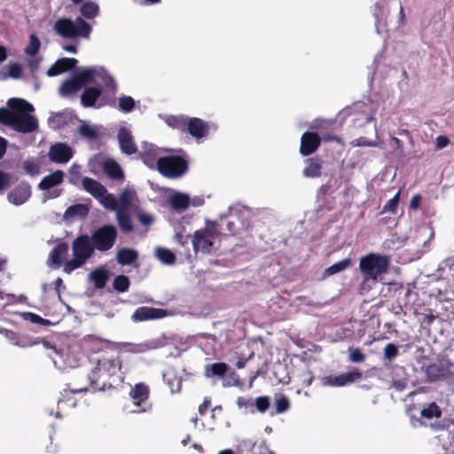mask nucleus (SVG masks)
<instances>
[{
    "label": "nucleus",
    "instance_id": "43",
    "mask_svg": "<svg viewBox=\"0 0 454 454\" xmlns=\"http://www.w3.org/2000/svg\"><path fill=\"white\" fill-rule=\"evenodd\" d=\"M135 107V100L130 96H122L119 98V108L124 113L131 112Z\"/></svg>",
    "mask_w": 454,
    "mask_h": 454
},
{
    "label": "nucleus",
    "instance_id": "1",
    "mask_svg": "<svg viewBox=\"0 0 454 454\" xmlns=\"http://www.w3.org/2000/svg\"><path fill=\"white\" fill-rule=\"evenodd\" d=\"M8 108H0V123L16 131L29 133L36 129V119L28 114L34 110L31 104L22 98H12L7 102Z\"/></svg>",
    "mask_w": 454,
    "mask_h": 454
},
{
    "label": "nucleus",
    "instance_id": "32",
    "mask_svg": "<svg viewBox=\"0 0 454 454\" xmlns=\"http://www.w3.org/2000/svg\"><path fill=\"white\" fill-rule=\"evenodd\" d=\"M352 265L351 258L348 257L341 261H339L330 267L326 268L323 273L324 278H328L336 273L341 272Z\"/></svg>",
    "mask_w": 454,
    "mask_h": 454
},
{
    "label": "nucleus",
    "instance_id": "12",
    "mask_svg": "<svg viewBox=\"0 0 454 454\" xmlns=\"http://www.w3.org/2000/svg\"><path fill=\"white\" fill-rule=\"evenodd\" d=\"M321 145V138L317 133L306 131L301 135L300 153L309 156L314 153Z\"/></svg>",
    "mask_w": 454,
    "mask_h": 454
},
{
    "label": "nucleus",
    "instance_id": "23",
    "mask_svg": "<svg viewBox=\"0 0 454 454\" xmlns=\"http://www.w3.org/2000/svg\"><path fill=\"white\" fill-rule=\"evenodd\" d=\"M68 245L66 242L59 243L50 253L49 259L55 267H59L67 254Z\"/></svg>",
    "mask_w": 454,
    "mask_h": 454
},
{
    "label": "nucleus",
    "instance_id": "53",
    "mask_svg": "<svg viewBox=\"0 0 454 454\" xmlns=\"http://www.w3.org/2000/svg\"><path fill=\"white\" fill-rule=\"evenodd\" d=\"M24 168L26 172L31 176L36 175L39 173V166L33 160H27L24 162Z\"/></svg>",
    "mask_w": 454,
    "mask_h": 454
},
{
    "label": "nucleus",
    "instance_id": "9",
    "mask_svg": "<svg viewBox=\"0 0 454 454\" xmlns=\"http://www.w3.org/2000/svg\"><path fill=\"white\" fill-rule=\"evenodd\" d=\"M171 315V312L158 308L142 306L135 309L131 316L133 322L161 319Z\"/></svg>",
    "mask_w": 454,
    "mask_h": 454
},
{
    "label": "nucleus",
    "instance_id": "60",
    "mask_svg": "<svg viewBox=\"0 0 454 454\" xmlns=\"http://www.w3.org/2000/svg\"><path fill=\"white\" fill-rule=\"evenodd\" d=\"M237 404L239 405V407H240V408L244 407L246 409L251 408L254 405L251 398H247L244 396H239L237 399Z\"/></svg>",
    "mask_w": 454,
    "mask_h": 454
},
{
    "label": "nucleus",
    "instance_id": "10",
    "mask_svg": "<svg viewBox=\"0 0 454 454\" xmlns=\"http://www.w3.org/2000/svg\"><path fill=\"white\" fill-rule=\"evenodd\" d=\"M363 374L360 371L355 370L337 376L329 375L321 379L323 386L328 387H343L351 384L362 378Z\"/></svg>",
    "mask_w": 454,
    "mask_h": 454
},
{
    "label": "nucleus",
    "instance_id": "51",
    "mask_svg": "<svg viewBox=\"0 0 454 454\" xmlns=\"http://www.w3.org/2000/svg\"><path fill=\"white\" fill-rule=\"evenodd\" d=\"M142 160L145 165L153 168L155 163L156 154L154 150L145 152L141 154Z\"/></svg>",
    "mask_w": 454,
    "mask_h": 454
},
{
    "label": "nucleus",
    "instance_id": "27",
    "mask_svg": "<svg viewBox=\"0 0 454 454\" xmlns=\"http://www.w3.org/2000/svg\"><path fill=\"white\" fill-rule=\"evenodd\" d=\"M189 121V116L187 115H168L165 118V123L174 129H177L182 133L186 132L187 123Z\"/></svg>",
    "mask_w": 454,
    "mask_h": 454
},
{
    "label": "nucleus",
    "instance_id": "45",
    "mask_svg": "<svg viewBox=\"0 0 454 454\" xmlns=\"http://www.w3.org/2000/svg\"><path fill=\"white\" fill-rule=\"evenodd\" d=\"M78 132L82 137L89 139H96L98 137L97 131L87 123L81 124Z\"/></svg>",
    "mask_w": 454,
    "mask_h": 454
},
{
    "label": "nucleus",
    "instance_id": "20",
    "mask_svg": "<svg viewBox=\"0 0 454 454\" xmlns=\"http://www.w3.org/2000/svg\"><path fill=\"white\" fill-rule=\"evenodd\" d=\"M213 239L207 238L203 232L200 231H196L192 236V247L195 252L200 249L202 251L209 252L210 247L213 246Z\"/></svg>",
    "mask_w": 454,
    "mask_h": 454
},
{
    "label": "nucleus",
    "instance_id": "57",
    "mask_svg": "<svg viewBox=\"0 0 454 454\" xmlns=\"http://www.w3.org/2000/svg\"><path fill=\"white\" fill-rule=\"evenodd\" d=\"M137 218L139 221V223L144 226H150L153 222V216L143 211H139L137 214Z\"/></svg>",
    "mask_w": 454,
    "mask_h": 454
},
{
    "label": "nucleus",
    "instance_id": "37",
    "mask_svg": "<svg viewBox=\"0 0 454 454\" xmlns=\"http://www.w3.org/2000/svg\"><path fill=\"white\" fill-rule=\"evenodd\" d=\"M80 12L86 19H94L98 15L99 7L94 2L87 1L82 4Z\"/></svg>",
    "mask_w": 454,
    "mask_h": 454
},
{
    "label": "nucleus",
    "instance_id": "44",
    "mask_svg": "<svg viewBox=\"0 0 454 454\" xmlns=\"http://www.w3.org/2000/svg\"><path fill=\"white\" fill-rule=\"evenodd\" d=\"M274 405L277 413H284L290 408V402L287 396L282 395L276 398Z\"/></svg>",
    "mask_w": 454,
    "mask_h": 454
},
{
    "label": "nucleus",
    "instance_id": "11",
    "mask_svg": "<svg viewBox=\"0 0 454 454\" xmlns=\"http://www.w3.org/2000/svg\"><path fill=\"white\" fill-rule=\"evenodd\" d=\"M48 156L51 161L64 164L72 159L73 150L67 144L59 142L50 147Z\"/></svg>",
    "mask_w": 454,
    "mask_h": 454
},
{
    "label": "nucleus",
    "instance_id": "25",
    "mask_svg": "<svg viewBox=\"0 0 454 454\" xmlns=\"http://www.w3.org/2000/svg\"><path fill=\"white\" fill-rule=\"evenodd\" d=\"M104 172L114 180L124 179V174L121 166L114 160H107L103 164Z\"/></svg>",
    "mask_w": 454,
    "mask_h": 454
},
{
    "label": "nucleus",
    "instance_id": "21",
    "mask_svg": "<svg viewBox=\"0 0 454 454\" xmlns=\"http://www.w3.org/2000/svg\"><path fill=\"white\" fill-rule=\"evenodd\" d=\"M64 179V173L62 170H56L55 172L44 176L39 183V189L45 191L54 186L62 184Z\"/></svg>",
    "mask_w": 454,
    "mask_h": 454
},
{
    "label": "nucleus",
    "instance_id": "49",
    "mask_svg": "<svg viewBox=\"0 0 454 454\" xmlns=\"http://www.w3.org/2000/svg\"><path fill=\"white\" fill-rule=\"evenodd\" d=\"M400 192H398L392 199H390L383 207L381 213L390 212L395 213L399 204Z\"/></svg>",
    "mask_w": 454,
    "mask_h": 454
},
{
    "label": "nucleus",
    "instance_id": "48",
    "mask_svg": "<svg viewBox=\"0 0 454 454\" xmlns=\"http://www.w3.org/2000/svg\"><path fill=\"white\" fill-rule=\"evenodd\" d=\"M24 317L26 320H28L29 322L33 324H38L41 325H50L51 322L48 319L43 318L39 315L32 312H27L24 314Z\"/></svg>",
    "mask_w": 454,
    "mask_h": 454
},
{
    "label": "nucleus",
    "instance_id": "7",
    "mask_svg": "<svg viewBox=\"0 0 454 454\" xmlns=\"http://www.w3.org/2000/svg\"><path fill=\"white\" fill-rule=\"evenodd\" d=\"M118 237L117 228L113 224H104L91 232L90 238L96 251L106 253L111 250Z\"/></svg>",
    "mask_w": 454,
    "mask_h": 454
},
{
    "label": "nucleus",
    "instance_id": "36",
    "mask_svg": "<svg viewBox=\"0 0 454 454\" xmlns=\"http://www.w3.org/2000/svg\"><path fill=\"white\" fill-rule=\"evenodd\" d=\"M89 213V208L83 204H75L68 207L64 214L66 219L74 218L75 216L85 217Z\"/></svg>",
    "mask_w": 454,
    "mask_h": 454
},
{
    "label": "nucleus",
    "instance_id": "55",
    "mask_svg": "<svg viewBox=\"0 0 454 454\" xmlns=\"http://www.w3.org/2000/svg\"><path fill=\"white\" fill-rule=\"evenodd\" d=\"M237 218L238 216L236 215H231L230 217L226 219V230L231 235H234L238 231L235 221Z\"/></svg>",
    "mask_w": 454,
    "mask_h": 454
},
{
    "label": "nucleus",
    "instance_id": "19",
    "mask_svg": "<svg viewBox=\"0 0 454 454\" xmlns=\"http://www.w3.org/2000/svg\"><path fill=\"white\" fill-rule=\"evenodd\" d=\"M163 380L168 386L172 394L179 393L182 388L183 379L178 376L174 368H168L163 373Z\"/></svg>",
    "mask_w": 454,
    "mask_h": 454
},
{
    "label": "nucleus",
    "instance_id": "59",
    "mask_svg": "<svg viewBox=\"0 0 454 454\" xmlns=\"http://www.w3.org/2000/svg\"><path fill=\"white\" fill-rule=\"evenodd\" d=\"M421 200L422 197L420 194H414L411 199L409 208L411 210H417L420 207Z\"/></svg>",
    "mask_w": 454,
    "mask_h": 454
},
{
    "label": "nucleus",
    "instance_id": "22",
    "mask_svg": "<svg viewBox=\"0 0 454 454\" xmlns=\"http://www.w3.org/2000/svg\"><path fill=\"white\" fill-rule=\"evenodd\" d=\"M138 259V253L132 248L122 247L116 253V260L119 264L125 266L134 263Z\"/></svg>",
    "mask_w": 454,
    "mask_h": 454
},
{
    "label": "nucleus",
    "instance_id": "14",
    "mask_svg": "<svg viewBox=\"0 0 454 454\" xmlns=\"http://www.w3.org/2000/svg\"><path fill=\"white\" fill-rule=\"evenodd\" d=\"M209 132V125L207 121L197 117H189L186 132L199 140L206 137Z\"/></svg>",
    "mask_w": 454,
    "mask_h": 454
},
{
    "label": "nucleus",
    "instance_id": "46",
    "mask_svg": "<svg viewBox=\"0 0 454 454\" xmlns=\"http://www.w3.org/2000/svg\"><path fill=\"white\" fill-rule=\"evenodd\" d=\"M201 232H203L207 238L212 239L213 240L217 237L218 231H217V224L215 222H212L207 220L206 222V226L204 229L200 230Z\"/></svg>",
    "mask_w": 454,
    "mask_h": 454
},
{
    "label": "nucleus",
    "instance_id": "35",
    "mask_svg": "<svg viewBox=\"0 0 454 454\" xmlns=\"http://www.w3.org/2000/svg\"><path fill=\"white\" fill-rule=\"evenodd\" d=\"M81 90L75 79L72 76L70 79L65 80L59 89V94L67 97L75 94Z\"/></svg>",
    "mask_w": 454,
    "mask_h": 454
},
{
    "label": "nucleus",
    "instance_id": "42",
    "mask_svg": "<svg viewBox=\"0 0 454 454\" xmlns=\"http://www.w3.org/2000/svg\"><path fill=\"white\" fill-rule=\"evenodd\" d=\"M98 200L107 209L117 210L118 202L115 197L107 192Z\"/></svg>",
    "mask_w": 454,
    "mask_h": 454
},
{
    "label": "nucleus",
    "instance_id": "58",
    "mask_svg": "<svg viewBox=\"0 0 454 454\" xmlns=\"http://www.w3.org/2000/svg\"><path fill=\"white\" fill-rule=\"evenodd\" d=\"M429 427H430V428H431V430H432V431H434V432L443 431V430L448 429V427H449V423H448V421H446V420L438 421V422H435V423H431V424L429 425Z\"/></svg>",
    "mask_w": 454,
    "mask_h": 454
},
{
    "label": "nucleus",
    "instance_id": "6",
    "mask_svg": "<svg viewBox=\"0 0 454 454\" xmlns=\"http://www.w3.org/2000/svg\"><path fill=\"white\" fill-rule=\"evenodd\" d=\"M156 164L158 171L168 178H178L188 170V162L178 155L160 157Z\"/></svg>",
    "mask_w": 454,
    "mask_h": 454
},
{
    "label": "nucleus",
    "instance_id": "29",
    "mask_svg": "<svg viewBox=\"0 0 454 454\" xmlns=\"http://www.w3.org/2000/svg\"><path fill=\"white\" fill-rule=\"evenodd\" d=\"M170 206L176 211H184L190 205V198L188 195L181 192H176L169 200Z\"/></svg>",
    "mask_w": 454,
    "mask_h": 454
},
{
    "label": "nucleus",
    "instance_id": "31",
    "mask_svg": "<svg viewBox=\"0 0 454 454\" xmlns=\"http://www.w3.org/2000/svg\"><path fill=\"white\" fill-rule=\"evenodd\" d=\"M90 278L93 281L95 287L97 289H101L105 287L109 278V275L106 270L98 268L90 272Z\"/></svg>",
    "mask_w": 454,
    "mask_h": 454
},
{
    "label": "nucleus",
    "instance_id": "41",
    "mask_svg": "<svg viewBox=\"0 0 454 454\" xmlns=\"http://www.w3.org/2000/svg\"><path fill=\"white\" fill-rule=\"evenodd\" d=\"M40 46L41 42L39 38L35 34H32L29 36V43L25 48V53L28 56H35L39 51Z\"/></svg>",
    "mask_w": 454,
    "mask_h": 454
},
{
    "label": "nucleus",
    "instance_id": "50",
    "mask_svg": "<svg viewBox=\"0 0 454 454\" xmlns=\"http://www.w3.org/2000/svg\"><path fill=\"white\" fill-rule=\"evenodd\" d=\"M254 405H255L256 410L259 412L263 413L270 408V398L265 395L259 396L255 399Z\"/></svg>",
    "mask_w": 454,
    "mask_h": 454
},
{
    "label": "nucleus",
    "instance_id": "13",
    "mask_svg": "<svg viewBox=\"0 0 454 454\" xmlns=\"http://www.w3.org/2000/svg\"><path fill=\"white\" fill-rule=\"evenodd\" d=\"M30 196V184L27 182H21L8 193L7 198L11 203L20 206L25 203Z\"/></svg>",
    "mask_w": 454,
    "mask_h": 454
},
{
    "label": "nucleus",
    "instance_id": "40",
    "mask_svg": "<svg viewBox=\"0 0 454 454\" xmlns=\"http://www.w3.org/2000/svg\"><path fill=\"white\" fill-rule=\"evenodd\" d=\"M156 255H157L158 259L165 264L169 265V264L175 263V262H176L175 254L168 248H164V247L157 248Z\"/></svg>",
    "mask_w": 454,
    "mask_h": 454
},
{
    "label": "nucleus",
    "instance_id": "24",
    "mask_svg": "<svg viewBox=\"0 0 454 454\" xmlns=\"http://www.w3.org/2000/svg\"><path fill=\"white\" fill-rule=\"evenodd\" d=\"M116 221L119 228L124 233L134 231V226L129 212L124 208H118L116 211Z\"/></svg>",
    "mask_w": 454,
    "mask_h": 454
},
{
    "label": "nucleus",
    "instance_id": "64",
    "mask_svg": "<svg viewBox=\"0 0 454 454\" xmlns=\"http://www.w3.org/2000/svg\"><path fill=\"white\" fill-rule=\"evenodd\" d=\"M176 241L181 245H186L189 242L190 235H184L181 232H177L175 236Z\"/></svg>",
    "mask_w": 454,
    "mask_h": 454
},
{
    "label": "nucleus",
    "instance_id": "47",
    "mask_svg": "<svg viewBox=\"0 0 454 454\" xmlns=\"http://www.w3.org/2000/svg\"><path fill=\"white\" fill-rule=\"evenodd\" d=\"M399 355L398 347L394 343H387L383 348L384 358L392 361Z\"/></svg>",
    "mask_w": 454,
    "mask_h": 454
},
{
    "label": "nucleus",
    "instance_id": "52",
    "mask_svg": "<svg viewBox=\"0 0 454 454\" xmlns=\"http://www.w3.org/2000/svg\"><path fill=\"white\" fill-rule=\"evenodd\" d=\"M349 359L353 363H362L365 360V356L359 348H352L349 350Z\"/></svg>",
    "mask_w": 454,
    "mask_h": 454
},
{
    "label": "nucleus",
    "instance_id": "39",
    "mask_svg": "<svg viewBox=\"0 0 454 454\" xmlns=\"http://www.w3.org/2000/svg\"><path fill=\"white\" fill-rule=\"evenodd\" d=\"M129 278L125 275H118L113 282V288L118 293L127 292L129 288Z\"/></svg>",
    "mask_w": 454,
    "mask_h": 454
},
{
    "label": "nucleus",
    "instance_id": "38",
    "mask_svg": "<svg viewBox=\"0 0 454 454\" xmlns=\"http://www.w3.org/2000/svg\"><path fill=\"white\" fill-rule=\"evenodd\" d=\"M420 416L422 418L432 419H440L442 416V410L436 404V403L433 402L427 405V407L423 408L420 411Z\"/></svg>",
    "mask_w": 454,
    "mask_h": 454
},
{
    "label": "nucleus",
    "instance_id": "5",
    "mask_svg": "<svg viewBox=\"0 0 454 454\" xmlns=\"http://www.w3.org/2000/svg\"><path fill=\"white\" fill-rule=\"evenodd\" d=\"M55 32L63 38H89L91 33V26L82 18L78 17L74 20L70 18H60L54 25Z\"/></svg>",
    "mask_w": 454,
    "mask_h": 454
},
{
    "label": "nucleus",
    "instance_id": "30",
    "mask_svg": "<svg viewBox=\"0 0 454 454\" xmlns=\"http://www.w3.org/2000/svg\"><path fill=\"white\" fill-rule=\"evenodd\" d=\"M229 370V365L223 362H217L205 367L207 377H223Z\"/></svg>",
    "mask_w": 454,
    "mask_h": 454
},
{
    "label": "nucleus",
    "instance_id": "4",
    "mask_svg": "<svg viewBox=\"0 0 454 454\" xmlns=\"http://www.w3.org/2000/svg\"><path fill=\"white\" fill-rule=\"evenodd\" d=\"M96 249L88 234L78 235L72 242L73 258L64 264V271L71 273L83 266L92 257Z\"/></svg>",
    "mask_w": 454,
    "mask_h": 454
},
{
    "label": "nucleus",
    "instance_id": "33",
    "mask_svg": "<svg viewBox=\"0 0 454 454\" xmlns=\"http://www.w3.org/2000/svg\"><path fill=\"white\" fill-rule=\"evenodd\" d=\"M96 71L93 68H86L81 72L75 73L73 77L75 79L79 87L82 89L83 86L91 83L94 81Z\"/></svg>",
    "mask_w": 454,
    "mask_h": 454
},
{
    "label": "nucleus",
    "instance_id": "56",
    "mask_svg": "<svg viewBox=\"0 0 454 454\" xmlns=\"http://www.w3.org/2000/svg\"><path fill=\"white\" fill-rule=\"evenodd\" d=\"M11 176L8 173L0 170V193L10 186Z\"/></svg>",
    "mask_w": 454,
    "mask_h": 454
},
{
    "label": "nucleus",
    "instance_id": "16",
    "mask_svg": "<svg viewBox=\"0 0 454 454\" xmlns=\"http://www.w3.org/2000/svg\"><path fill=\"white\" fill-rule=\"evenodd\" d=\"M120 148L127 155L137 152V146L130 131L126 128H121L117 134Z\"/></svg>",
    "mask_w": 454,
    "mask_h": 454
},
{
    "label": "nucleus",
    "instance_id": "26",
    "mask_svg": "<svg viewBox=\"0 0 454 454\" xmlns=\"http://www.w3.org/2000/svg\"><path fill=\"white\" fill-rule=\"evenodd\" d=\"M102 91L98 88H86L81 96V101L84 107L95 106L97 100L101 96Z\"/></svg>",
    "mask_w": 454,
    "mask_h": 454
},
{
    "label": "nucleus",
    "instance_id": "15",
    "mask_svg": "<svg viewBox=\"0 0 454 454\" xmlns=\"http://www.w3.org/2000/svg\"><path fill=\"white\" fill-rule=\"evenodd\" d=\"M78 61L74 58H61L58 59L48 70L47 75L50 77L59 75L67 71L74 69Z\"/></svg>",
    "mask_w": 454,
    "mask_h": 454
},
{
    "label": "nucleus",
    "instance_id": "62",
    "mask_svg": "<svg viewBox=\"0 0 454 454\" xmlns=\"http://www.w3.org/2000/svg\"><path fill=\"white\" fill-rule=\"evenodd\" d=\"M450 144V139L446 136H438L435 139V146L437 149H442Z\"/></svg>",
    "mask_w": 454,
    "mask_h": 454
},
{
    "label": "nucleus",
    "instance_id": "34",
    "mask_svg": "<svg viewBox=\"0 0 454 454\" xmlns=\"http://www.w3.org/2000/svg\"><path fill=\"white\" fill-rule=\"evenodd\" d=\"M161 341L160 340H151L145 342L132 344L130 351L134 353H145L150 350L157 349L161 347Z\"/></svg>",
    "mask_w": 454,
    "mask_h": 454
},
{
    "label": "nucleus",
    "instance_id": "17",
    "mask_svg": "<svg viewBox=\"0 0 454 454\" xmlns=\"http://www.w3.org/2000/svg\"><path fill=\"white\" fill-rule=\"evenodd\" d=\"M302 175L308 178H317L322 175L323 160L320 157H309L304 160Z\"/></svg>",
    "mask_w": 454,
    "mask_h": 454
},
{
    "label": "nucleus",
    "instance_id": "2",
    "mask_svg": "<svg viewBox=\"0 0 454 454\" xmlns=\"http://www.w3.org/2000/svg\"><path fill=\"white\" fill-rule=\"evenodd\" d=\"M91 360L96 364V365L92 368L88 376L90 385L73 389L72 392H85L89 387L93 391L102 390L105 387V383L99 382L100 378L105 375H115L121 366L118 353L112 348L101 350V352L97 353Z\"/></svg>",
    "mask_w": 454,
    "mask_h": 454
},
{
    "label": "nucleus",
    "instance_id": "3",
    "mask_svg": "<svg viewBox=\"0 0 454 454\" xmlns=\"http://www.w3.org/2000/svg\"><path fill=\"white\" fill-rule=\"evenodd\" d=\"M390 264V258L375 253H370L362 256L359 262V270L363 275V281L359 285V293L364 294L372 289V285H375L379 278L387 273Z\"/></svg>",
    "mask_w": 454,
    "mask_h": 454
},
{
    "label": "nucleus",
    "instance_id": "8",
    "mask_svg": "<svg viewBox=\"0 0 454 454\" xmlns=\"http://www.w3.org/2000/svg\"><path fill=\"white\" fill-rule=\"evenodd\" d=\"M129 396L133 404L138 408L137 412H146L152 409L149 401L150 388L143 383H137L129 391Z\"/></svg>",
    "mask_w": 454,
    "mask_h": 454
},
{
    "label": "nucleus",
    "instance_id": "54",
    "mask_svg": "<svg viewBox=\"0 0 454 454\" xmlns=\"http://www.w3.org/2000/svg\"><path fill=\"white\" fill-rule=\"evenodd\" d=\"M8 75L13 79L21 76V66L19 63H12L8 66Z\"/></svg>",
    "mask_w": 454,
    "mask_h": 454
},
{
    "label": "nucleus",
    "instance_id": "28",
    "mask_svg": "<svg viewBox=\"0 0 454 454\" xmlns=\"http://www.w3.org/2000/svg\"><path fill=\"white\" fill-rule=\"evenodd\" d=\"M425 373L429 382H435L445 376L446 371L442 364H431L426 367Z\"/></svg>",
    "mask_w": 454,
    "mask_h": 454
},
{
    "label": "nucleus",
    "instance_id": "61",
    "mask_svg": "<svg viewBox=\"0 0 454 454\" xmlns=\"http://www.w3.org/2000/svg\"><path fill=\"white\" fill-rule=\"evenodd\" d=\"M407 387L406 380L400 379L395 380L391 382V387L395 388L397 391H403Z\"/></svg>",
    "mask_w": 454,
    "mask_h": 454
},
{
    "label": "nucleus",
    "instance_id": "63",
    "mask_svg": "<svg viewBox=\"0 0 454 454\" xmlns=\"http://www.w3.org/2000/svg\"><path fill=\"white\" fill-rule=\"evenodd\" d=\"M211 404V400L209 398H205L203 403L199 406V413L200 415H205L207 411L209 406Z\"/></svg>",
    "mask_w": 454,
    "mask_h": 454
},
{
    "label": "nucleus",
    "instance_id": "18",
    "mask_svg": "<svg viewBox=\"0 0 454 454\" xmlns=\"http://www.w3.org/2000/svg\"><path fill=\"white\" fill-rule=\"evenodd\" d=\"M82 183L83 189L97 200L106 192V188L91 177H83Z\"/></svg>",
    "mask_w": 454,
    "mask_h": 454
}]
</instances>
